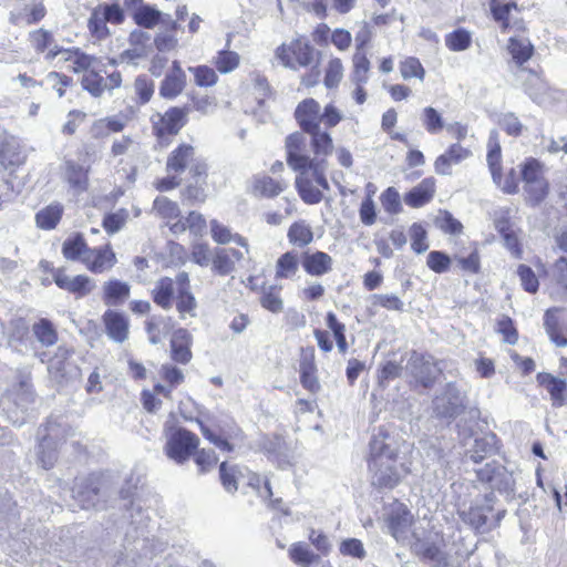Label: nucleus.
I'll use <instances>...</instances> for the list:
<instances>
[{"label": "nucleus", "mask_w": 567, "mask_h": 567, "mask_svg": "<svg viewBox=\"0 0 567 567\" xmlns=\"http://www.w3.org/2000/svg\"><path fill=\"white\" fill-rule=\"evenodd\" d=\"M368 467L371 473V483L379 488L395 487L405 468L398 462L399 444L394 436L379 430L370 441Z\"/></svg>", "instance_id": "nucleus-1"}, {"label": "nucleus", "mask_w": 567, "mask_h": 567, "mask_svg": "<svg viewBox=\"0 0 567 567\" xmlns=\"http://www.w3.org/2000/svg\"><path fill=\"white\" fill-rule=\"evenodd\" d=\"M497 498L493 492L476 498L468 508L460 509L458 516L463 523L478 534H487L501 525L507 514L505 508H496Z\"/></svg>", "instance_id": "nucleus-2"}, {"label": "nucleus", "mask_w": 567, "mask_h": 567, "mask_svg": "<svg viewBox=\"0 0 567 567\" xmlns=\"http://www.w3.org/2000/svg\"><path fill=\"white\" fill-rule=\"evenodd\" d=\"M466 410V395L455 383L449 382L432 400L433 416L451 423Z\"/></svg>", "instance_id": "nucleus-3"}, {"label": "nucleus", "mask_w": 567, "mask_h": 567, "mask_svg": "<svg viewBox=\"0 0 567 567\" xmlns=\"http://www.w3.org/2000/svg\"><path fill=\"white\" fill-rule=\"evenodd\" d=\"M405 374L424 389H430L436 382L442 369L431 357L412 351L404 365Z\"/></svg>", "instance_id": "nucleus-4"}, {"label": "nucleus", "mask_w": 567, "mask_h": 567, "mask_svg": "<svg viewBox=\"0 0 567 567\" xmlns=\"http://www.w3.org/2000/svg\"><path fill=\"white\" fill-rule=\"evenodd\" d=\"M199 439L193 432L178 427L171 432L166 445V455L176 463L182 464L189 458L197 449Z\"/></svg>", "instance_id": "nucleus-5"}, {"label": "nucleus", "mask_w": 567, "mask_h": 567, "mask_svg": "<svg viewBox=\"0 0 567 567\" xmlns=\"http://www.w3.org/2000/svg\"><path fill=\"white\" fill-rule=\"evenodd\" d=\"M475 472L477 480L488 484L491 488L508 495L514 493L515 478L513 473L498 462H488Z\"/></svg>", "instance_id": "nucleus-6"}, {"label": "nucleus", "mask_w": 567, "mask_h": 567, "mask_svg": "<svg viewBox=\"0 0 567 567\" xmlns=\"http://www.w3.org/2000/svg\"><path fill=\"white\" fill-rule=\"evenodd\" d=\"M308 141L303 132H295L286 138L287 164L296 172L306 174L316 158L308 153Z\"/></svg>", "instance_id": "nucleus-7"}, {"label": "nucleus", "mask_w": 567, "mask_h": 567, "mask_svg": "<svg viewBox=\"0 0 567 567\" xmlns=\"http://www.w3.org/2000/svg\"><path fill=\"white\" fill-rule=\"evenodd\" d=\"M276 53L286 68L297 70L299 66H309L313 62L316 50L309 43L296 40L288 47L282 44Z\"/></svg>", "instance_id": "nucleus-8"}, {"label": "nucleus", "mask_w": 567, "mask_h": 567, "mask_svg": "<svg viewBox=\"0 0 567 567\" xmlns=\"http://www.w3.org/2000/svg\"><path fill=\"white\" fill-rule=\"evenodd\" d=\"M53 280L55 285L76 298L89 296L95 288L96 281L86 275L69 276L64 269L59 268L53 271Z\"/></svg>", "instance_id": "nucleus-9"}, {"label": "nucleus", "mask_w": 567, "mask_h": 567, "mask_svg": "<svg viewBox=\"0 0 567 567\" xmlns=\"http://www.w3.org/2000/svg\"><path fill=\"white\" fill-rule=\"evenodd\" d=\"M187 112L179 107H171L163 115L153 121V132L161 140L176 135L185 124Z\"/></svg>", "instance_id": "nucleus-10"}, {"label": "nucleus", "mask_w": 567, "mask_h": 567, "mask_svg": "<svg viewBox=\"0 0 567 567\" xmlns=\"http://www.w3.org/2000/svg\"><path fill=\"white\" fill-rule=\"evenodd\" d=\"M117 262L115 252L110 244L103 247L89 248L83 257V265L93 274H103L111 270Z\"/></svg>", "instance_id": "nucleus-11"}, {"label": "nucleus", "mask_w": 567, "mask_h": 567, "mask_svg": "<svg viewBox=\"0 0 567 567\" xmlns=\"http://www.w3.org/2000/svg\"><path fill=\"white\" fill-rule=\"evenodd\" d=\"M89 166L76 163L73 159H65L61 166V177L74 194H81L89 187Z\"/></svg>", "instance_id": "nucleus-12"}, {"label": "nucleus", "mask_w": 567, "mask_h": 567, "mask_svg": "<svg viewBox=\"0 0 567 567\" xmlns=\"http://www.w3.org/2000/svg\"><path fill=\"white\" fill-rule=\"evenodd\" d=\"M74 497L84 509L99 506L101 494V481L96 475H90L78 482L73 488Z\"/></svg>", "instance_id": "nucleus-13"}, {"label": "nucleus", "mask_w": 567, "mask_h": 567, "mask_svg": "<svg viewBox=\"0 0 567 567\" xmlns=\"http://www.w3.org/2000/svg\"><path fill=\"white\" fill-rule=\"evenodd\" d=\"M295 117L303 133L320 128L321 106L313 99L301 101L296 110Z\"/></svg>", "instance_id": "nucleus-14"}, {"label": "nucleus", "mask_w": 567, "mask_h": 567, "mask_svg": "<svg viewBox=\"0 0 567 567\" xmlns=\"http://www.w3.org/2000/svg\"><path fill=\"white\" fill-rule=\"evenodd\" d=\"M262 450L268 460L275 463L278 468L286 470L292 465L290 449L281 436L266 437L262 441Z\"/></svg>", "instance_id": "nucleus-15"}, {"label": "nucleus", "mask_w": 567, "mask_h": 567, "mask_svg": "<svg viewBox=\"0 0 567 567\" xmlns=\"http://www.w3.org/2000/svg\"><path fill=\"white\" fill-rule=\"evenodd\" d=\"M524 86L529 97L539 105L547 106L559 100V92L551 90L537 74H529Z\"/></svg>", "instance_id": "nucleus-16"}, {"label": "nucleus", "mask_w": 567, "mask_h": 567, "mask_svg": "<svg viewBox=\"0 0 567 567\" xmlns=\"http://www.w3.org/2000/svg\"><path fill=\"white\" fill-rule=\"evenodd\" d=\"M193 336L187 329H176L171 338V358L179 364H187L193 358Z\"/></svg>", "instance_id": "nucleus-17"}, {"label": "nucleus", "mask_w": 567, "mask_h": 567, "mask_svg": "<svg viewBox=\"0 0 567 567\" xmlns=\"http://www.w3.org/2000/svg\"><path fill=\"white\" fill-rule=\"evenodd\" d=\"M301 265L308 275L321 277L332 270L333 259L324 251H307L302 255Z\"/></svg>", "instance_id": "nucleus-18"}, {"label": "nucleus", "mask_w": 567, "mask_h": 567, "mask_svg": "<svg viewBox=\"0 0 567 567\" xmlns=\"http://www.w3.org/2000/svg\"><path fill=\"white\" fill-rule=\"evenodd\" d=\"M243 258V252L235 248H216L213 254L212 270L219 276H227L235 270L236 261Z\"/></svg>", "instance_id": "nucleus-19"}, {"label": "nucleus", "mask_w": 567, "mask_h": 567, "mask_svg": "<svg viewBox=\"0 0 567 567\" xmlns=\"http://www.w3.org/2000/svg\"><path fill=\"white\" fill-rule=\"evenodd\" d=\"M537 381L543 385L553 401V406L560 408L567 403V381L550 373H538Z\"/></svg>", "instance_id": "nucleus-20"}, {"label": "nucleus", "mask_w": 567, "mask_h": 567, "mask_svg": "<svg viewBox=\"0 0 567 567\" xmlns=\"http://www.w3.org/2000/svg\"><path fill=\"white\" fill-rule=\"evenodd\" d=\"M107 336L115 342H123L128 337V321L126 317L115 310H106L103 315Z\"/></svg>", "instance_id": "nucleus-21"}, {"label": "nucleus", "mask_w": 567, "mask_h": 567, "mask_svg": "<svg viewBox=\"0 0 567 567\" xmlns=\"http://www.w3.org/2000/svg\"><path fill=\"white\" fill-rule=\"evenodd\" d=\"M73 351L59 347L48 364L49 374L53 380L61 383L70 373L72 363L69 361Z\"/></svg>", "instance_id": "nucleus-22"}, {"label": "nucleus", "mask_w": 567, "mask_h": 567, "mask_svg": "<svg viewBox=\"0 0 567 567\" xmlns=\"http://www.w3.org/2000/svg\"><path fill=\"white\" fill-rule=\"evenodd\" d=\"M471 154L470 150L463 147L458 143L453 144L444 154L436 158L434 163L435 172L441 175H450L451 166L466 159Z\"/></svg>", "instance_id": "nucleus-23"}, {"label": "nucleus", "mask_w": 567, "mask_h": 567, "mask_svg": "<svg viewBox=\"0 0 567 567\" xmlns=\"http://www.w3.org/2000/svg\"><path fill=\"white\" fill-rule=\"evenodd\" d=\"M435 194V181L433 178H424L421 183L414 186L404 196V202L408 206L419 208L432 200Z\"/></svg>", "instance_id": "nucleus-24"}, {"label": "nucleus", "mask_w": 567, "mask_h": 567, "mask_svg": "<svg viewBox=\"0 0 567 567\" xmlns=\"http://www.w3.org/2000/svg\"><path fill=\"white\" fill-rule=\"evenodd\" d=\"M496 444V435L494 433H487L483 436L476 437L473 445L466 451L465 455L474 463H478L495 453L497 449Z\"/></svg>", "instance_id": "nucleus-25"}, {"label": "nucleus", "mask_w": 567, "mask_h": 567, "mask_svg": "<svg viewBox=\"0 0 567 567\" xmlns=\"http://www.w3.org/2000/svg\"><path fill=\"white\" fill-rule=\"evenodd\" d=\"M131 287L118 279H110L103 285V301L106 306L122 305L128 297Z\"/></svg>", "instance_id": "nucleus-26"}, {"label": "nucleus", "mask_w": 567, "mask_h": 567, "mask_svg": "<svg viewBox=\"0 0 567 567\" xmlns=\"http://www.w3.org/2000/svg\"><path fill=\"white\" fill-rule=\"evenodd\" d=\"M24 159L25 156L16 141L0 142V173L18 167Z\"/></svg>", "instance_id": "nucleus-27"}, {"label": "nucleus", "mask_w": 567, "mask_h": 567, "mask_svg": "<svg viewBox=\"0 0 567 567\" xmlns=\"http://www.w3.org/2000/svg\"><path fill=\"white\" fill-rule=\"evenodd\" d=\"M195 158L194 147L182 144L167 157L166 169L168 172L183 173Z\"/></svg>", "instance_id": "nucleus-28"}, {"label": "nucleus", "mask_w": 567, "mask_h": 567, "mask_svg": "<svg viewBox=\"0 0 567 567\" xmlns=\"http://www.w3.org/2000/svg\"><path fill=\"white\" fill-rule=\"evenodd\" d=\"M9 344L16 351L24 353L28 350V343L31 341L30 331L27 321L23 318H17L10 322Z\"/></svg>", "instance_id": "nucleus-29"}, {"label": "nucleus", "mask_w": 567, "mask_h": 567, "mask_svg": "<svg viewBox=\"0 0 567 567\" xmlns=\"http://www.w3.org/2000/svg\"><path fill=\"white\" fill-rule=\"evenodd\" d=\"M174 280L169 277L158 279L152 290L153 301L164 310H171L174 302Z\"/></svg>", "instance_id": "nucleus-30"}, {"label": "nucleus", "mask_w": 567, "mask_h": 567, "mask_svg": "<svg viewBox=\"0 0 567 567\" xmlns=\"http://www.w3.org/2000/svg\"><path fill=\"white\" fill-rule=\"evenodd\" d=\"M487 164L493 177L494 183L501 185V144L497 131H491L487 142Z\"/></svg>", "instance_id": "nucleus-31"}, {"label": "nucleus", "mask_w": 567, "mask_h": 567, "mask_svg": "<svg viewBox=\"0 0 567 567\" xmlns=\"http://www.w3.org/2000/svg\"><path fill=\"white\" fill-rule=\"evenodd\" d=\"M285 188L286 184L266 175L255 176L251 183V194L256 197L272 198L282 193Z\"/></svg>", "instance_id": "nucleus-32"}, {"label": "nucleus", "mask_w": 567, "mask_h": 567, "mask_svg": "<svg viewBox=\"0 0 567 567\" xmlns=\"http://www.w3.org/2000/svg\"><path fill=\"white\" fill-rule=\"evenodd\" d=\"M48 434L39 444V461L43 468H51L56 461V449L53 437L58 435L55 426L51 423L47 427Z\"/></svg>", "instance_id": "nucleus-33"}, {"label": "nucleus", "mask_w": 567, "mask_h": 567, "mask_svg": "<svg viewBox=\"0 0 567 567\" xmlns=\"http://www.w3.org/2000/svg\"><path fill=\"white\" fill-rule=\"evenodd\" d=\"M310 135V146L316 155L315 158L321 159L333 152V141L331 135L326 132L321 131V128H317L316 131L309 132Z\"/></svg>", "instance_id": "nucleus-34"}, {"label": "nucleus", "mask_w": 567, "mask_h": 567, "mask_svg": "<svg viewBox=\"0 0 567 567\" xmlns=\"http://www.w3.org/2000/svg\"><path fill=\"white\" fill-rule=\"evenodd\" d=\"M30 38L33 48L38 52H44L45 50H49L47 54L48 59H54L58 54L63 52V50H61L56 44L53 45L52 34L44 29L31 32Z\"/></svg>", "instance_id": "nucleus-35"}, {"label": "nucleus", "mask_w": 567, "mask_h": 567, "mask_svg": "<svg viewBox=\"0 0 567 567\" xmlns=\"http://www.w3.org/2000/svg\"><path fill=\"white\" fill-rule=\"evenodd\" d=\"M210 234L217 244L226 245L234 241L235 244L246 248L248 251L247 239L239 234H233L228 227L218 223L216 219L210 221Z\"/></svg>", "instance_id": "nucleus-36"}, {"label": "nucleus", "mask_w": 567, "mask_h": 567, "mask_svg": "<svg viewBox=\"0 0 567 567\" xmlns=\"http://www.w3.org/2000/svg\"><path fill=\"white\" fill-rule=\"evenodd\" d=\"M63 214L61 204H51L35 215L37 226L41 229L50 230L56 227Z\"/></svg>", "instance_id": "nucleus-37"}, {"label": "nucleus", "mask_w": 567, "mask_h": 567, "mask_svg": "<svg viewBox=\"0 0 567 567\" xmlns=\"http://www.w3.org/2000/svg\"><path fill=\"white\" fill-rule=\"evenodd\" d=\"M89 248L83 236L75 234L73 237L65 239L62 246V254L68 260H81L83 262V257Z\"/></svg>", "instance_id": "nucleus-38"}, {"label": "nucleus", "mask_w": 567, "mask_h": 567, "mask_svg": "<svg viewBox=\"0 0 567 567\" xmlns=\"http://www.w3.org/2000/svg\"><path fill=\"white\" fill-rule=\"evenodd\" d=\"M174 300L182 320H185L187 317H196L197 300L190 290H176Z\"/></svg>", "instance_id": "nucleus-39"}, {"label": "nucleus", "mask_w": 567, "mask_h": 567, "mask_svg": "<svg viewBox=\"0 0 567 567\" xmlns=\"http://www.w3.org/2000/svg\"><path fill=\"white\" fill-rule=\"evenodd\" d=\"M32 333L42 347H51L58 341V332L53 323L45 318L32 326Z\"/></svg>", "instance_id": "nucleus-40"}, {"label": "nucleus", "mask_w": 567, "mask_h": 567, "mask_svg": "<svg viewBox=\"0 0 567 567\" xmlns=\"http://www.w3.org/2000/svg\"><path fill=\"white\" fill-rule=\"evenodd\" d=\"M287 237L290 244L303 248L313 240V233L306 221L300 220L289 227Z\"/></svg>", "instance_id": "nucleus-41"}, {"label": "nucleus", "mask_w": 567, "mask_h": 567, "mask_svg": "<svg viewBox=\"0 0 567 567\" xmlns=\"http://www.w3.org/2000/svg\"><path fill=\"white\" fill-rule=\"evenodd\" d=\"M558 309H548L544 315V328L551 342L557 347H567V338L559 332Z\"/></svg>", "instance_id": "nucleus-42"}, {"label": "nucleus", "mask_w": 567, "mask_h": 567, "mask_svg": "<svg viewBox=\"0 0 567 567\" xmlns=\"http://www.w3.org/2000/svg\"><path fill=\"white\" fill-rule=\"evenodd\" d=\"M509 53L513 60L522 65L528 61L533 54L534 47L528 39L525 38H511L508 44Z\"/></svg>", "instance_id": "nucleus-43"}, {"label": "nucleus", "mask_w": 567, "mask_h": 567, "mask_svg": "<svg viewBox=\"0 0 567 567\" xmlns=\"http://www.w3.org/2000/svg\"><path fill=\"white\" fill-rule=\"evenodd\" d=\"M162 12L148 4L140 6L133 13L134 22L145 29H153L161 20Z\"/></svg>", "instance_id": "nucleus-44"}, {"label": "nucleus", "mask_w": 567, "mask_h": 567, "mask_svg": "<svg viewBox=\"0 0 567 567\" xmlns=\"http://www.w3.org/2000/svg\"><path fill=\"white\" fill-rule=\"evenodd\" d=\"M296 187L301 199L310 205L318 204L322 200V193L316 188L311 181L300 173L296 178Z\"/></svg>", "instance_id": "nucleus-45"}, {"label": "nucleus", "mask_w": 567, "mask_h": 567, "mask_svg": "<svg viewBox=\"0 0 567 567\" xmlns=\"http://www.w3.org/2000/svg\"><path fill=\"white\" fill-rule=\"evenodd\" d=\"M241 476L243 473L237 465L229 466L227 462L219 465V477L226 492L235 493L238 489V482Z\"/></svg>", "instance_id": "nucleus-46"}, {"label": "nucleus", "mask_w": 567, "mask_h": 567, "mask_svg": "<svg viewBox=\"0 0 567 567\" xmlns=\"http://www.w3.org/2000/svg\"><path fill=\"white\" fill-rule=\"evenodd\" d=\"M299 260L295 251H287L279 257L276 264L277 278H290L298 271Z\"/></svg>", "instance_id": "nucleus-47"}, {"label": "nucleus", "mask_w": 567, "mask_h": 567, "mask_svg": "<svg viewBox=\"0 0 567 567\" xmlns=\"http://www.w3.org/2000/svg\"><path fill=\"white\" fill-rule=\"evenodd\" d=\"M300 382L305 389L316 393L320 390V383L316 375L317 368L311 360L303 359L300 362Z\"/></svg>", "instance_id": "nucleus-48"}, {"label": "nucleus", "mask_w": 567, "mask_h": 567, "mask_svg": "<svg viewBox=\"0 0 567 567\" xmlns=\"http://www.w3.org/2000/svg\"><path fill=\"white\" fill-rule=\"evenodd\" d=\"M280 288L269 286L262 289L260 305L272 313H279L284 309V301L280 297Z\"/></svg>", "instance_id": "nucleus-49"}, {"label": "nucleus", "mask_w": 567, "mask_h": 567, "mask_svg": "<svg viewBox=\"0 0 567 567\" xmlns=\"http://www.w3.org/2000/svg\"><path fill=\"white\" fill-rule=\"evenodd\" d=\"M402 362L403 360H401L400 362L395 361V360H386L380 371H379V374H378V383L380 386L382 388H385L388 386L389 382L396 379V378H400L403 373V371L405 372L404 370V367L402 365Z\"/></svg>", "instance_id": "nucleus-50"}, {"label": "nucleus", "mask_w": 567, "mask_h": 567, "mask_svg": "<svg viewBox=\"0 0 567 567\" xmlns=\"http://www.w3.org/2000/svg\"><path fill=\"white\" fill-rule=\"evenodd\" d=\"M81 84L94 97H100L106 90L105 79L93 70L83 74Z\"/></svg>", "instance_id": "nucleus-51"}, {"label": "nucleus", "mask_w": 567, "mask_h": 567, "mask_svg": "<svg viewBox=\"0 0 567 567\" xmlns=\"http://www.w3.org/2000/svg\"><path fill=\"white\" fill-rule=\"evenodd\" d=\"M421 121L423 127L430 134H437L445 126L442 115L432 106L422 110Z\"/></svg>", "instance_id": "nucleus-52"}, {"label": "nucleus", "mask_w": 567, "mask_h": 567, "mask_svg": "<svg viewBox=\"0 0 567 567\" xmlns=\"http://www.w3.org/2000/svg\"><path fill=\"white\" fill-rule=\"evenodd\" d=\"M185 84L186 79L166 74L159 87V95L164 99H174L182 93Z\"/></svg>", "instance_id": "nucleus-53"}, {"label": "nucleus", "mask_w": 567, "mask_h": 567, "mask_svg": "<svg viewBox=\"0 0 567 567\" xmlns=\"http://www.w3.org/2000/svg\"><path fill=\"white\" fill-rule=\"evenodd\" d=\"M370 70V61L364 51H355L353 54V73L352 81L355 84H363L368 81Z\"/></svg>", "instance_id": "nucleus-54"}, {"label": "nucleus", "mask_w": 567, "mask_h": 567, "mask_svg": "<svg viewBox=\"0 0 567 567\" xmlns=\"http://www.w3.org/2000/svg\"><path fill=\"white\" fill-rule=\"evenodd\" d=\"M240 56L238 53L228 50H221L214 58L216 69L223 73H229L239 65Z\"/></svg>", "instance_id": "nucleus-55"}, {"label": "nucleus", "mask_w": 567, "mask_h": 567, "mask_svg": "<svg viewBox=\"0 0 567 567\" xmlns=\"http://www.w3.org/2000/svg\"><path fill=\"white\" fill-rule=\"evenodd\" d=\"M188 71L194 75V82L202 87L213 86L217 83L218 76L214 69L207 65L189 66Z\"/></svg>", "instance_id": "nucleus-56"}, {"label": "nucleus", "mask_w": 567, "mask_h": 567, "mask_svg": "<svg viewBox=\"0 0 567 567\" xmlns=\"http://www.w3.org/2000/svg\"><path fill=\"white\" fill-rule=\"evenodd\" d=\"M153 210L156 212L158 216L166 219L177 218L181 214L177 203L165 196H158L155 198L153 203Z\"/></svg>", "instance_id": "nucleus-57"}, {"label": "nucleus", "mask_w": 567, "mask_h": 567, "mask_svg": "<svg viewBox=\"0 0 567 567\" xmlns=\"http://www.w3.org/2000/svg\"><path fill=\"white\" fill-rule=\"evenodd\" d=\"M127 218L128 212L124 208H121L114 213L105 215L102 225L107 234L113 235L124 227Z\"/></svg>", "instance_id": "nucleus-58"}, {"label": "nucleus", "mask_w": 567, "mask_h": 567, "mask_svg": "<svg viewBox=\"0 0 567 567\" xmlns=\"http://www.w3.org/2000/svg\"><path fill=\"white\" fill-rule=\"evenodd\" d=\"M435 225L444 233L451 235H458L463 230V225L460 220L453 217L447 210H440L435 218Z\"/></svg>", "instance_id": "nucleus-59"}, {"label": "nucleus", "mask_w": 567, "mask_h": 567, "mask_svg": "<svg viewBox=\"0 0 567 567\" xmlns=\"http://www.w3.org/2000/svg\"><path fill=\"white\" fill-rule=\"evenodd\" d=\"M445 44L452 51L466 50L471 44V34L464 29H457L446 35Z\"/></svg>", "instance_id": "nucleus-60"}, {"label": "nucleus", "mask_w": 567, "mask_h": 567, "mask_svg": "<svg viewBox=\"0 0 567 567\" xmlns=\"http://www.w3.org/2000/svg\"><path fill=\"white\" fill-rule=\"evenodd\" d=\"M400 73L404 80L411 78L424 79L425 71L419 59L410 56L400 63Z\"/></svg>", "instance_id": "nucleus-61"}, {"label": "nucleus", "mask_w": 567, "mask_h": 567, "mask_svg": "<svg viewBox=\"0 0 567 567\" xmlns=\"http://www.w3.org/2000/svg\"><path fill=\"white\" fill-rule=\"evenodd\" d=\"M134 90L140 103L146 104L154 94V82L147 75H138L134 82Z\"/></svg>", "instance_id": "nucleus-62"}, {"label": "nucleus", "mask_w": 567, "mask_h": 567, "mask_svg": "<svg viewBox=\"0 0 567 567\" xmlns=\"http://www.w3.org/2000/svg\"><path fill=\"white\" fill-rule=\"evenodd\" d=\"M105 19H103V16L101 14V10H97L96 8L91 13V17L87 22V27L90 32L97 39H105L110 35V30L106 25Z\"/></svg>", "instance_id": "nucleus-63"}, {"label": "nucleus", "mask_w": 567, "mask_h": 567, "mask_svg": "<svg viewBox=\"0 0 567 567\" xmlns=\"http://www.w3.org/2000/svg\"><path fill=\"white\" fill-rule=\"evenodd\" d=\"M63 53L68 54L65 58L66 61H71L73 63V71L74 72H90V66L92 65L93 61L95 60L94 56H91L89 54H85L80 51L71 52L70 50H63Z\"/></svg>", "instance_id": "nucleus-64"}]
</instances>
